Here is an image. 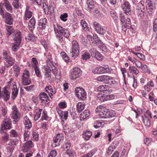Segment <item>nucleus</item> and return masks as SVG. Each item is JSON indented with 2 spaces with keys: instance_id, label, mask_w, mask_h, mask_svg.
Listing matches in <instances>:
<instances>
[{
  "instance_id": "obj_16",
  "label": "nucleus",
  "mask_w": 157,
  "mask_h": 157,
  "mask_svg": "<svg viewBox=\"0 0 157 157\" xmlns=\"http://www.w3.org/2000/svg\"><path fill=\"white\" fill-rule=\"evenodd\" d=\"M13 40L16 42L21 43V32L19 31H17L13 34Z\"/></svg>"
},
{
  "instance_id": "obj_50",
  "label": "nucleus",
  "mask_w": 157,
  "mask_h": 157,
  "mask_svg": "<svg viewBox=\"0 0 157 157\" xmlns=\"http://www.w3.org/2000/svg\"><path fill=\"white\" fill-rule=\"evenodd\" d=\"M16 44H14L13 45L12 49L13 51L16 52L17 51L18 48L19 47L21 43L15 42Z\"/></svg>"
},
{
  "instance_id": "obj_18",
  "label": "nucleus",
  "mask_w": 157,
  "mask_h": 157,
  "mask_svg": "<svg viewBox=\"0 0 157 157\" xmlns=\"http://www.w3.org/2000/svg\"><path fill=\"white\" fill-rule=\"evenodd\" d=\"M7 87L6 86L4 87L3 91L4 100L6 101L9 100L10 95V92L7 90Z\"/></svg>"
},
{
  "instance_id": "obj_64",
  "label": "nucleus",
  "mask_w": 157,
  "mask_h": 157,
  "mask_svg": "<svg viewBox=\"0 0 157 157\" xmlns=\"http://www.w3.org/2000/svg\"><path fill=\"white\" fill-rule=\"evenodd\" d=\"M153 30L154 31H157V19L155 20L153 25Z\"/></svg>"
},
{
  "instance_id": "obj_53",
  "label": "nucleus",
  "mask_w": 157,
  "mask_h": 157,
  "mask_svg": "<svg viewBox=\"0 0 157 157\" xmlns=\"http://www.w3.org/2000/svg\"><path fill=\"white\" fill-rule=\"evenodd\" d=\"M19 0H13L12 3V5L14 8L15 9H17L19 6Z\"/></svg>"
},
{
  "instance_id": "obj_3",
  "label": "nucleus",
  "mask_w": 157,
  "mask_h": 157,
  "mask_svg": "<svg viewBox=\"0 0 157 157\" xmlns=\"http://www.w3.org/2000/svg\"><path fill=\"white\" fill-rule=\"evenodd\" d=\"M75 93L77 98L81 100L84 101L86 98V93L85 90L80 87L75 89Z\"/></svg>"
},
{
  "instance_id": "obj_9",
  "label": "nucleus",
  "mask_w": 157,
  "mask_h": 157,
  "mask_svg": "<svg viewBox=\"0 0 157 157\" xmlns=\"http://www.w3.org/2000/svg\"><path fill=\"white\" fill-rule=\"evenodd\" d=\"M90 54L94 57L99 60H102L103 57L100 53L94 48L91 49L90 51Z\"/></svg>"
},
{
  "instance_id": "obj_5",
  "label": "nucleus",
  "mask_w": 157,
  "mask_h": 157,
  "mask_svg": "<svg viewBox=\"0 0 157 157\" xmlns=\"http://www.w3.org/2000/svg\"><path fill=\"white\" fill-rule=\"evenodd\" d=\"M12 109L11 117L14 120L13 121V123H14V122L16 123V121H18L20 118L21 113L15 105L13 106Z\"/></svg>"
},
{
  "instance_id": "obj_6",
  "label": "nucleus",
  "mask_w": 157,
  "mask_h": 157,
  "mask_svg": "<svg viewBox=\"0 0 157 157\" xmlns=\"http://www.w3.org/2000/svg\"><path fill=\"white\" fill-rule=\"evenodd\" d=\"M93 27L95 31L99 34L104 35L105 33V30L103 26L97 22H94Z\"/></svg>"
},
{
  "instance_id": "obj_32",
  "label": "nucleus",
  "mask_w": 157,
  "mask_h": 157,
  "mask_svg": "<svg viewBox=\"0 0 157 157\" xmlns=\"http://www.w3.org/2000/svg\"><path fill=\"white\" fill-rule=\"evenodd\" d=\"M80 23L83 29L85 31H88L87 33H89L90 32L89 29V28L86 22V21L83 20H81Z\"/></svg>"
},
{
  "instance_id": "obj_23",
  "label": "nucleus",
  "mask_w": 157,
  "mask_h": 157,
  "mask_svg": "<svg viewBox=\"0 0 157 157\" xmlns=\"http://www.w3.org/2000/svg\"><path fill=\"white\" fill-rule=\"evenodd\" d=\"M39 98L42 101L46 103L49 100V97L47 94L44 92L41 93L39 95Z\"/></svg>"
},
{
  "instance_id": "obj_40",
  "label": "nucleus",
  "mask_w": 157,
  "mask_h": 157,
  "mask_svg": "<svg viewBox=\"0 0 157 157\" xmlns=\"http://www.w3.org/2000/svg\"><path fill=\"white\" fill-rule=\"evenodd\" d=\"M43 109H38V112H36L34 117V119L35 121L37 120L40 117L41 112Z\"/></svg>"
},
{
  "instance_id": "obj_45",
  "label": "nucleus",
  "mask_w": 157,
  "mask_h": 157,
  "mask_svg": "<svg viewBox=\"0 0 157 157\" xmlns=\"http://www.w3.org/2000/svg\"><path fill=\"white\" fill-rule=\"evenodd\" d=\"M68 17V15L67 14V13H64L60 15V18L62 21H66L67 20Z\"/></svg>"
},
{
  "instance_id": "obj_37",
  "label": "nucleus",
  "mask_w": 157,
  "mask_h": 157,
  "mask_svg": "<svg viewBox=\"0 0 157 157\" xmlns=\"http://www.w3.org/2000/svg\"><path fill=\"white\" fill-rule=\"evenodd\" d=\"M54 68L52 69L53 73L56 74L55 76H57V78H59L60 75V72L59 69H58L55 67H54Z\"/></svg>"
},
{
  "instance_id": "obj_10",
  "label": "nucleus",
  "mask_w": 157,
  "mask_h": 157,
  "mask_svg": "<svg viewBox=\"0 0 157 157\" xmlns=\"http://www.w3.org/2000/svg\"><path fill=\"white\" fill-rule=\"evenodd\" d=\"M34 146L31 140H29L24 143L22 148L23 151L26 152L29 151Z\"/></svg>"
},
{
  "instance_id": "obj_35",
  "label": "nucleus",
  "mask_w": 157,
  "mask_h": 157,
  "mask_svg": "<svg viewBox=\"0 0 157 157\" xmlns=\"http://www.w3.org/2000/svg\"><path fill=\"white\" fill-rule=\"evenodd\" d=\"M143 121L145 126L147 127L150 126L151 124L150 121L146 115H144L143 117Z\"/></svg>"
},
{
  "instance_id": "obj_1",
  "label": "nucleus",
  "mask_w": 157,
  "mask_h": 157,
  "mask_svg": "<svg viewBox=\"0 0 157 157\" xmlns=\"http://www.w3.org/2000/svg\"><path fill=\"white\" fill-rule=\"evenodd\" d=\"M96 110L99 111V116L100 118H106L113 117L115 113L113 111H109L104 106L100 105Z\"/></svg>"
},
{
  "instance_id": "obj_21",
  "label": "nucleus",
  "mask_w": 157,
  "mask_h": 157,
  "mask_svg": "<svg viewBox=\"0 0 157 157\" xmlns=\"http://www.w3.org/2000/svg\"><path fill=\"white\" fill-rule=\"evenodd\" d=\"M24 124L25 125V128L29 129L31 127L32 124L31 122L30 121L29 119L27 116H25L24 117Z\"/></svg>"
},
{
  "instance_id": "obj_36",
  "label": "nucleus",
  "mask_w": 157,
  "mask_h": 157,
  "mask_svg": "<svg viewBox=\"0 0 157 157\" xmlns=\"http://www.w3.org/2000/svg\"><path fill=\"white\" fill-rule=\"evenodd\" d=\"M129 70L130 73L133 72L136 75H137L139 73V71L135 66H129Z\"/></svg>"
},
{
  "instance_id": "obj_2",
  "label": "nucleus",
  "mask_w": 157,
  "mask_h": 157,
  "mask_svg": "<svg viewBox=\"0 0 157 157\" xmlns=\"http://www.w3.org/2000/svg\"><path fill=\"white\" fill-rule=\"evenodd\" d=\"M120 20L122 24V29L124 31H126L127 29H129V27H131V26H129L131 23L130 20L129 18H127L126 19L124 16L121 14Z\"/></svg>"
},
{
  "instance_id": "obj_47",
  "label": "nucleus",
  "mask_w": 157,
  "mask_h": 157,
  "mask_svg": "<svg viewBox=\"0 0 157 157\" xmlns=\"http://www.w3.org/2000/svg\"><path fill=\"white\" fill-rule=\"evenodd\" d=\"M110 14L115 20H117L118 19V17L117 16V13L115 11L112 10L110 12Z\"/></svg>"
},
{
  "instance_id": "obj_61",
  "label": "nucleus",
  "mask_w": 157,
  "mask_h": 157,
  "mask_svg": "<svg viewBox=\"0 0 157 157\" xmlns=\"http://www.w3.org/2000/svg\"><path fill=\"white\" fill-rule=\"evenodd\" d=\"M57 154L55 150H52L50 151L48 157H55Z\"/></svg>"
},
{
  "instance_id": "obj_55",
  "label": "nucleus",
  "mask_w": 157,
  "mask_h": 157,
  "mask_svg": "<svg viewBox=\"0 0 157 157\" xmlns=\"http://www.w3.org/2000/svg\"><path fill=\"white\" fill-rule=\"evenodd\" d=\"M95 151L94 150H91L87 154L83 155L82 157H92L94 154Z\"/></svg>"
},
{
  "instance_id": "obj_31",
  "label": "nucleus",
  "mask_w": 157,
  "mask_h": 157,
  "mask_svg": "<svg viewBox=\"0 0 157 157\" xmlns=\"http://www.w3.org/2000/svg\"><path fill=\"white\" fill-rule=\"evenodd\" d=\"M16 144V143L14 141L10 142L8 144V146L7 147V149L8 151L11 152L13 151L14 148V145Z\"/></svg>"
},
{
  "instance_id": "obj_8",
  "label": "nucleus",
  "mask_w": 157,
  "mask_h": 157,
  "mask_svg": "<svg viewBox=\"0 0 157 157\" xmlns=\"http://www.w3.org/2000/svg\"><path fill=\"white\" fill-rule=\"evenodd\" d=\"M92 71L94 74H102L109 72V69L101 67L93 69Z\"/></svg>"
},
{
  "instance_id": "obj_52",
  "label": "nucleus",
  "mask_w": 157,
  "mask_h": 157,
  "mask_svg": "<svg viewBox=\"0 0 157 157\" xmlns=\"http://www.w3.org/2000/svg\"><path fill=\"white\" fill-rule=\"evenodd\" d=\"M0 14L2 16L3 18H4V12L3 8V4L2 3H0Z\"/></svg>"
},
{
  "instance_id": "obj_15",
  "label": "nucleus",
  "mask_w": 157,
  "mask_h": 157,
  "mask_svg": "<svg viewBox=\"0 0 157 157\" xmlns=\"http://www.w3.org/2000/svg\"><path fill=\"white\" fill-rule=\"evenodd\" d=\"M5 19V22L6 23L9 25H11L13 23V20L11 14L8 12L6 13L4 16Z\"/></svg>"
},
{
  "instance_id": "obj_48",
  "label": "nucleus",
  "mask_w": 157,
  "mask_h": 157,
  "mask_svg": "<svg viewBox=\"0 0 157 157\" xmlns=\"http://www.w3.org/2000/svg\"><path fill=\"white\" fill-rule=\"evenodd\" d=\"M72 48L79 49L78 43L75 40H73L72 42Z\"/></svg>"
},
{
  "instance_id": "obj_46",
  "label": "nucleus",
  "mask_w": 157,
  "mask_h": 157,
  "mask_svg": "<svg viewBox=\"0 0 157 157\" xmlns=\"http://www.w3.org/2000/svg\"><path fill=\"white\" fill-rule=\"evenodd\" d=\"M82 59L83 60H86L89 59L90 57V54L88 52H84L82 56Z\"/></svg>"
},
{
  "instance_id": "obj_60",
  "label": "nucleus",
  "mask_w": 157,
  "mask_h": 157,
  "mask_svg": "<svg viewBox=\"0 0 157 157\" xmlns=\"http://www.w3.org/2000/svg\"><path fill=\"white\" fill-rule=\"evenodd\" d=\"M56 38L58 39L59 42L62 43L63 41L62 35L58 32L57 33V34H56Z\"/></svg>"
},
{
  "instance_id": "obj_49",
  "label": "nucleus",
  "mask_w": 157,
  "mask_h": 157,
  "mask_svg": "<svg viewBox=\"0 0 157 157\" xmlns=\"http://www.w3.org/2000/svg\"><path fill=\"white\" fill-rule=\"evenodd\" d=\"M34 69L36 76L39 77H40L41 76V73L39 68L37 66H35Z\"/></svg>"
},
{
  "instance_id": "obj_41",
  "label": "nucleus",
  "mask_w": 157,
  "mask_h": 157,
  "mask_svg": "<svg viewBox=\"0 0 157 157\" xmlns=\"http://www.w3.org/2000/svg\"><path fill=\"white\" fill-rule=\"evenodd\" d=\"M25 38L26 40L28 41L34 40H35V37L32 34L29 33L25 36Z\"/></svg>"
},
{
  "instance_id": "obj_33",
  "label": "nucleus",
  "mask_w": 157,
  "mask_h": 157,
  "mask_svg": "<svg viewBox=\"0 0 157 157\" xmlns=\"http://www.w3.org/2000/svg\"><path fill=\"white\" fill-rule=\"evenodd\" d=\"M13 67L15 76L17 77L19 75L20 68L19 67L17 64H15L13 65Z\"/></svg>"
},
{
  "instance_id": "obj_63",
  "label": "nucleus",
  "mask_w": 157,
  "mask_h": 157,
  "mask_svg": "<svg viewBox=\"0 0 157 157\" xmlns=\"http://www.w3.org/2000/svg\"><path fill=\"white\" fill-rule=\"evenodd\" d=\"M2 139L3 143H6L9 140V135L7 134L5 135L2 137Z\"/></svg>"
},
{
  "instance_id": "obj_62",
  "label": "nucleus",
  "mask_w": 157,
  "mask_h": 157,
  "mask_svg": "<svg viewBox=\"0 0 157 157\" xmlns=\"http://www.w3.org/2000/svg\"><path fill=\"white\" fill-rule=\"evenodd\" d=\"M135 60V61H134V63H135L136 67L139 68H140L141 67V66L142 64V63L139 60H138L136 59Z\"/></svg>"
},
{
  "instance_id": "obj_29",
  "label": "nucleus",
  "mask_w": 157,
  "mask_h": 157,
  "mask_svg": "<svg viewBox=\"0 0 157 157\" xmlns=\"http://www.w3.org/2000/svg\"><path fill=\"white\" fill-rule=\"evenodd\" d=\"M63 134L60 133H58L56 137L53 138V142L56 143L57 142H60L61 140L63 139Z\"/></svg>"
},
{
  "instance_id": "obj_4",
  "label": "nucleus",
  "mask_w": 157,
  "mask_h": 157,
  "mask_svg": "<svg viewBox=\"0 0 157 157\" xmlns=\"http://www.w3.org/2000/svg\"><path fill=\"white\" fill-rule=\"evenodd\" d=\"M0 129L1 133H3L4 130L7 129H10L11 128L12 122L11 120L8 118L6 119L2 123Z\"/></svg>"
},
{
  "instance_id": "obj_22",
  "label": "nucleus",
  "mask_w": 157,
  "mask_h": 157,
  "mask_svg": "<svg viewBox=\"0 0 157 157\" xmlns=\"http://www.w3.org/2000/svg\"><path fill=\"white\" fill-rule=\"evenodd\" d=\"M103 82L109 85L114 84V82L113 80V78L107 75H104Z\"/></svg>"
},
{
  "instance_id": "obj_57",
  "label": "nucleus",
  "mask_w": 157,
  "mask_h": 157,
  "mask_svg": "<svg viewBox=\"0 0 157 157\" xmlns=\"http://www.w3.org/2000/svg\"><path fill=\"white\" fill-rule=\"evenodd\" d=\"M48 117L47 115V112L44 111L43 112L42 115L41 116V119L42 120H47Z\"/></svg>"
},
{
  "instance_id": "obj_44",
  "label": "nucleus",
  "mask_w": 157,
  "mask_h": 157,
  "mask_svg": "<svg viewBox=\"0 0 157 157\" xmlns=\"http://www.w3.org/2000/svg\"><path fill=\"white\" fill-rule=\"evenodd\" d=\"M98 98L101 102L105 101V94H98L97 96Z\"/></svg>"
},
{
  "instance_id": "obj_14",
  "label": "nucleus",
  "mask_w": 157,
  "mask_h": 157,
  "mask_svg": "<svg viewBox=\"0 0 157 157\" xmlns=\"http://www.w3.org/2000/svg\"><path fill=\"white\" fill-rule=\"evenodd\" d=\"M47 20L45 18L40 19L39 21L38 27L40 29H44L46 27Z\"/></svg>"
},
{
  "instance_id": "obj_25",
  "label": "nucleus",
  "mask_w": 157,
  "mask_h": 157,
  "mask_svg": "<svg viewBox=\"0 0 157 157\" xmlns=\"http://www.w3.org/2000/svg\"><path fill=\"white\" fill-rule=\"evenodd\" d=\"M90 115V111L88 110H85L80 114V118L81 121H82L86 119Z\"/></svg>"
},
{
  "instance_id": "obj_43",
  "label": "nucleus",
  "mask_w": 157,
  "mask_h": 157,
  "mask_svg": "<svg viewBox=\"0 0 157 157\" xmlns=\"http://www.w3.org/2000/svg\"><path fill=\"white\" fill-rule=\"evenodd\" d=\"M102 123L99 121H96L94 122V126L95 128H98L102 127Z\"/></svg>"
},
{
  "instance_id": "obj_13",
  "label": "nucleus",
  "mask_w": 157,
  "mask_h": 157,
  "mask_svg": "<svg viewBox=\"0 0 157 157\" xmlns=\"http://www.w3.org/2000/svg\"><path fill=\"white\" fill-rule=\"evenodd\" d=\"M122 8L123 9L124 12L127 15H130L131 13V10L130 5L128 2H125L122 6Z\"/></svg>"
},
{
  "instance_id": "obj_54",
  "label": "nucleus",
  "mask_w": 157,
  "mask_h": 157,
  "mask_svg": "<svg viewBox=\"0 0 157 157\" xmlns=\"http://www.w3.org/2000/svg\"><path fill=\"white\" fill-rule=\"evenodd\" d=\"M30 133L28 131H25L24 134V138L25 141H27L29 137Z\"/></svg>"
},
{
  "instance_id": "obj_51",
  "label": "nucleus",
  "mask_w": 157,
  "mask_h": 157,
  "mask_svg": "<svg viewBox=\"0 0 157 157\" xmlns=\"http://www.w3.org/2000/svg\"><path fill=\"white\" fill-rule=\"evenodd\" d=\"M61 55L62 56V58L64 60V61L67 62L69 60V58L67 55V54L64 52H62Z\"/></svg>"
},
{
  "instance_id": "obj_38",
  "label": "nucleus",
  "mask_w": 157,
  "mask_h": 157,
  "mask_svg": "<svg viewBox=\"0 0 157 157\" xmlns=\"http://www.w3.org/2000/svg\"><path fill=\"white\" fill-rule=\"evenodd\" d=\"M31 83L30 78H22V83L24 85H28L30 84Z\"/></svg>"
},
{
  "instance_id": "obj_26",
  "label": "nucleus",
  "mask_w": 157,
  "mask_h": 157,
  "mask_svg": "<svg viewBox=\"0 0 157 157\" xmlns=\"http://www.w3.org/2000/svg\"><path fill=\"white\" fill-rule=\"evenodd\" d=\"M85 104L83 102H78L76 105V110L79 113L81 112L84 109Z\"/></svg>"
},
{
  "instance_id": "obj_30",
  "label": "nucleus",
  "mask_w": 157,
  "mask_h": 157,
  "mask_svg": "<svg viewBox=\"0 0 157 157\" xmlns=\"http://www.w3.org/2000/svg\"><path fill=\"white\" fill-rule=\"evenodd\" d=\"M29 7H27L26 8L25 14V17L24 18V19L25 20H27V18L29 19L32 16V12L31 11H29Z\"/></svg>"
},
{
  "instance_id": "obj_56",
  "label": "nucleus",
  "mask_w": 157,
  "mask_h": 157,
  "mask_svg": "<svg viewBox=\"0 0 157 157\" xmlns=\"http://www.w3.org/2000/svg\"><path fill=\"white\" fill-rule=\"evenodd\" d=\"M22 77V78H30L29 71L27 70H25L23 73Z\"/></svg>"
},
{
  "instance_id": "obj_17",
  "label": "nucleus",
  "mask_w": 157,
  "mask_h": 157,
  "mask_svg": "<svg viewBox=\"0 0 157 157\" xmlns=\"http://www.w3.org/2000/svg\"><path fill=\"white\" fill-rule=\"evenodd\" d=\"M36 20L34 17H33L29 21L28 27L29 29L31 31L33 30L35 26Z\"/></svg>"
},
{
  "instance_id": "obj_28",
  "label": "nucleus",
  "mask_w": 157,
  "mask_h": 157,
  "mask_svg": "<svg viewBox=\"0 0 157 157\" xmlns=\"http://www.w3.org/2000/svg\"><path fill=\"white\" fill-rule=\"evenodd\" d=\"M79 49L71 48V56L74 58L77 57L79 54Z\"/></svg>"
},
{
  "instance_id": "obj_59",
  "label": "nucleus",
  "mask_w": 157,
  "mask_h": 157,
  "mask_svg": "<svg viewBox=\"0 0 157 157\" xmlns=\"http://www.w3.org/2000/svg\"><path fill=\"white\" fill-rule=\"evenodd\" d=\"M152 141V140L151 138H146L144 140V143L147 146H148Z\"/></svg>"
},
{
  "instance_id": "obj_11",
  "label": "nucleus",
  "mask_w": 157,
  "mask_h": 157,
  "mask_svg": "<svg viewBox=\"0 0 157 157\" xmlns=\"http://www.w3.org/2000/svg\"><path fill=\"white\" fill-rule=\"evenodd\" d=\"M87 10L92 12L95 7L94 2L93 0H87L86 3Z\"/></svg>"
},
{
  "instance_id": "obj_27",
  "label": "nucleus",
  "mask_w": 157,
  "mask_h": 157,
  "mask_svg": "<svg viewBox=\"0 0 157 157\" xmlns=\"http://www.w3.org/2000/svg\"><path fill=\"white\" fill-rule=\"evenodd\" d=\"M18 92V89L16 85H13L12 89L11 97L13 100H14L17 97Z\"/></svg>"
},
{
  "instance_id": "obj_42",
  "label": "nucleus",
  "mask_w": 157,
  "mask_h": 157,
  "mask_svg": "<svg viewBox=\"0 0 157 157\" xmlns=\"http://www.w3.org/2000/svg\"><path fill=\"white\" fill-rule=\"evenodd\" d=\"M146 6L150 10L153 9V5L150 0H147L146 2Z\"/></svg>"
},
{
  "instance_id": "obj_39",
  "label": "nucleus",
  "mask_w": 157,
  "mask_h": 157,
  "mask_svg": "<svg viewBox=\"0 0 157 157\" xmlns=\"http://www.w3.org/2000/svg\"><path fill=\"white\" fill-rule=\"evenodd\" d=\"M6 30L7 32V34L9 35H10L12 33L15 32V30L11 26H7Z\"/></svg>"
},
{
  "instance_id": "obj_12",
  "label": "nucleus",
  "mask_w": 157,
  "mask_h": 157,
  "mask_svg": "<svg viewBox=\"0 0 157 157\" xmlns=\"http://www.w3.org/2000/svg\"><path fill=\"white\" fill-rule=\"evenodd\" d=\"M57 32H59L62 35L65 37L68 38L69 36V31L65 28L60 26H58Z\"/></svg>"
},
{
  "instance_id": "obj_24",
  "label": "nucleus",
  "mask_w": 157,
  "mask_h": 157,
  "mask_svg": "<svg viewBox=\"0 0 157 157\" xmlns=\"http://www.w3.org/2000/svg\"><path fill=\"white\" fill-rule=\"evenodd\" d=\"M15 62V60L12 57H9L8 59L5 60V65L6 67H9L13 65L14 64Z\"/></svg>"
},
{
  "instance_id": "obj_58",
  "label": "nucleus",
  "mask_w": 157,
  "mask_h": 157,
  "mask_svg": "<svg viewBox=\"0 0 157 157\" xmlns=\"http://www.w3.org/2000/svg\"><path fill=\"white\" fill-rule=\"evenodd\" d=\"M3 56V58L6 60L9 59V57L10 58L11 57L9 56L7 53V52L6 51H4L2 53Z\"/></svg>"
},
{
  "instance_id": "obj_7",
  "label": "nucleus",
  "mask_w": 157,
  "mask_h": 157,
  "mask_svg": "<svg viewBox=\"0 0 157 157\" xmlns=\"http://www.w3.org/2000/svg\"><path fill=\"white\" fill-rule=\"evenodd\" d=\"M82 74V71L78 67H75L73 69V71L71 74V78L75 80L78 78Z\"/></svg>"
},
{
  "instance_id": "obj_20",
  "label": "nucleus",
  "mask_w": 157,
  "mask_h": 157,
  "mask_svg": "<svg viewBox=\"0 0 157 157\" xmlns=\"http://www.w3.org/2000/svg\"><path fill=\"white\" fill-rule=\"evenodd\" d=\"M109 86H108L105 85H101L98 87L97 90L100 92H103L104 93L109 92Z\"/></svg>"
},
{
  "instance_id": "obj_34",
  "label": "nucleus",
  "mask_w": 157,
  "mask_h": 157,
  "mask_svg": "<svg viewBox=\"0 0 157 157\" xmlns=\"http://www.w3.org/2000/svg\"><path fill=\"white\" fill-rule=\"evenodd\" d=\"M83 137L85 140H87L89 139L92 135V132L90 131H86L83 133Z\"/></svg>"
},
{
  "instance_id": "obj_19",
  "label": "nucleus",
  "mask_w": 157,
  "mask_h": 157,
  "mask_svg": "<svg viewBox=\"0 0 157 157\" xmlns=\"http://www.w3.org/2000/svg\"><path fill=\"white\" fill-rule=\"evenodd\" d=\"M3 6H4L6 10L10 13H12L13 8L8 0H4Z\"/></svg>"
}]
</instances>
